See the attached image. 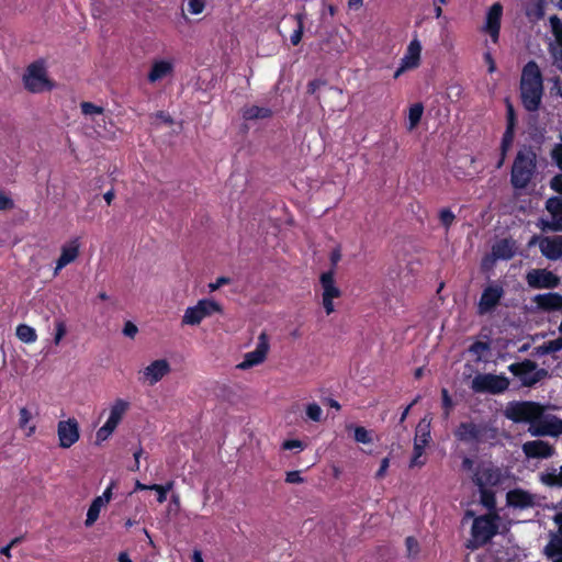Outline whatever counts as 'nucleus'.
Returning a JSON list of instances; mask_svg holds the SVG:
<instances>
[{"mask_svg":"<svg viewBox=\"0 0 562 562\" xmlns=\"http://www.w3.org/2000/svg\"><path fill=\"white\" fill-rule=\"evenodd\" d=\"M119 422L112 419V418H108V420L105 422V424L102 426V428L111 434H113V431L116 429V427L119 426Z\"/></svg>","mask_w":562,"mask_h":562,"instance_id":"obj_63","label":"nucleus"},{"mask_svg":"<svg viewBox=\"0 0 562 562\" xmlns=\"http://www.w3.org/2000/svg\"><path fill=\"white\" fill-rule=\"evenodd\" d=\"M550 188L562 195V173L554 176L550 181Z\"/></svg>","mask_w":562,"mask_h":562,"instance_id":"obj_56","label":"nucleus"},{"mask_svg":"<svg viewBox=\"0 0 562 562\" xmlns=\"http://www.w3.org/2000/svg\"><path fill=\"white\" fill-rule=\"evenodd\" d=\"M389 467H390V459L389 458H383L381 463H380V468H379V470L375 473V477L376 479L384 477Z\"/></svg>","mask_w":562,"mask_h":562,"instance_id":"obj_60","label":"nucleus"},{"mask_svg":"<svg viewBox=\"0 0 562 562\" xmlns=\"http://www.w3.org/2000/svg\"><path fill=\"white\" fill-rule=\"evenodd\" d=\"M223 306L213 299H201L193 306L187 307L182 316V325L198 326L203 319L215 314H223Z\"/></svg>","mask_w":562,"mask_h":562,"instance_id":"obj_6","label":"nucleus"},{"mask_svg":"<svg viewBox=\"0 0 562 562\" xmlns=\"http://www.w3.org/2000/svg\"><path fill=\"white\" fill-rule=\"evenodd\" d=\"M137 331H138V328L134 323L127 321L124 324L123 334L125 336L133 338L137 334Z\"/></svg>","mask_w":562,"mask_h":562,"instance_id":"obj_58","label":"nucleus"},{"mask_svg":"<svg viewBox=\"0 0 562 562\" xmlns=\"http://www.w3.org/2000/svg\"><path fill=\"white\" fill-rule=\"evenodd\" d=\"M66 325L63 321H58L55 324V336H54V342L55 345H59L63 337L66 335Z\"/></svg>","mask_w":562,"mask_h":562,"instance_id":"obj_51","label":"nucleus"},{"mask_svg":"<svg viewBox=\"0 0 562 562\" xmlns=\"http://www.w3.org/2000/svg\"><path fill=\"white\" fill-rule=\"evenodd\" d=\"M175 72V64L172 60L155 59L147 74V80L155 83L165 78L171 77Z\"/></svg>","mask_w":562,"mask_h":562,"instance_id":"obj_24","label":"nucleus"},{"mask_svg":"<svg viewBox=\"0 0 562 562\" xmlns=\"http://www.w3.org/2000/svg\"><path fill=\"white\" fill-rule=\"evenodd\" d=\"M272 116V111L269 108L249 105L243 110V117L246 121H254L258 119H269Z\"/></svg>","mask_w":562,"mask_h":562,"instance_id":"obj_28","label":"nucleus"},{"mask_svg":"<svg viewBox=\"0 0 562 562\" xmlns=\"http://www.w3.org/2000/svg\"><path fill=\"white\" fill-rule=\"evenodd\" d=\"M423 113H424V106L422 103H415L409 108V112H408L409 130L415 128L419 124Z\"/></svg>","mask_w":562,"mask_h":562,"instance_id":"obj_38","label":"nucleus"},{"mask_svg":"<svg viewBox=\"0 0 562 562\" xmlns=\"http://www.w3.org/2000/svg\"><path fill=\"white\" fill-rule=\"evenodd\" d=\"M306 416L313 422H319L323 416V409L316 403H311L306 406Z\"/></svg>","mask_w":562,"mask_h":562,"instance_id":"obj_45","label":"nucleus"},{"mask_svg":"<svg viewBox=\"0 0 562 562\" xmlns=\"http://www.w3.org/2000/svg\"><path fill=\"white\" fill-rule=\"evenodd\" d=\"M441 400H442V408L445 411V416L448 417L453 407V401H452L451 396L449 395V392L447 389L441 390Z\"/></svg>","mask_w":562,"mask_h":562,"instance_id":"obj_47","label":"nucleus"},{"mask_svg":"<svg viewBox=\"0 0 562 562\" xmlns=\"http://www.w3.org/2000/svg\"><path fill=\"white\" fill-rule=\"evenodd\" d=\"M319 284L322 288V305L327 315L335 312L334 300L341 296L342 292L335 281V270L331 268L319 276Z\"/></svg>","mask_w":562,"mask_h":562,"instance_id":"obj_12","label":"nucleus"},{"mask_svg":"<svg viewBox=\"0 0 562 562\" xmlns=\"http://www.w3.org/2000/svg\"><path fill=\"white\" fill-rule=\"evenodd\" d=\"M130 403L123 398H116L110 408V418L121 423L124 414L127 412Z\"/></svg>","mask_w":562,"mask_h":562,"instance_id":"obj_32","label":"nucleus"},{"mask_svg":"<svg viewBox=\"0 0 562 562\" xmlns=\"http://www.w3.org/2000/svg\"><path fill=\"white\" fill-rule=\"evenodd\" d=\"M172 487H173V481H169L165 485L151 484L150 491L157 492V502L161 504V503L166 502L167 494L169 491L172 490Z\"/></svg>","mask_w":562,"mask_h":562,"instance_id":"obj_42","label":"nucleus"},{"mask_svg":"<svg viewBox=\"0 0 562 562\" xmlns=\"http://www.w3.org/2000/svg\"><path fill=\"white\" fill-rule=\"evenodd\" d=\"M23 82L25 89L32 93L52 89V83L46 76V69L42 61H34L26 68Z\"/></svg>","mask_w":562,"mask_h":562,"instance_id":"obj_10","label":"nucleus"},{"mask_svg":"<svg viewBox=\"0 0 562 562\" xmlns=\"http://www.w3.org/2000/svg\"><path fill=\"white\" fill-rule=\"evenodd\" d=\"M528 245H538L541 255L550 261L562 259V235H533Z\"/></svg>","mask_w":562,"mask_h":562,"instance_id":"obj_13","label":"nucleus"},{"mask_svg":"<svg viewBox=\"0 0 562 562\" xmlns=\"http://www.w3.org/2000/svg\"><path fill=\"white\" fill-rule=\"evenodd\" d=\"M506 502L508 506L519 509L530 508L536 505L535 496L522 488H514L507 492Z\"/></svg>","mask_w":562,"mask_h":562,"instance_id":"obj_25","label":"nucleus"},{"mask_svg":"<svg viewBox=\"0 0 562 562\" xmlns=\"http://www.w3.org/2000/svg\"><path fill=\"white\" fill-rule=\"evenodd\" d=\"M14 205L12 199L5 196L2 192H0V210H9Z\"/></svg>","mask_w":562,"mask_h":562,"instance_id":"obj_61","label":"nucleus"},{"mask_svg":"<svg viewBox=\"0 0 562 562\" xmlns=\"http://www.w3.org/2000/svg\"><path fill=\"white\" fill-rule=\"evenodd\" d=\"M528 430L531 436L535 437H559L562 435V419L555 415L544 414L543 412L541 417L537 419Z\"/></svg>","mask_w":562,"mask_h":562,"instance_id":"obj_14","label":"nucleus"},{"mask_svg":"<svg viewBox=\"0 0 562 562\" xmlns=\"http://www.w3.org/2000/svg\"><path fill=\"white\" fill-rule=\"evenodd\" d=\"M536 308L540 312H562V294L558 292L540 293L532 297Z\"/></svg>","mask_w":562,"mask_h":562,"instance_id":"obj_22","label":"nucleus"},{"mask_svg":"<svg viewBox=\"0 0 562 562\" xmlns=\"http://www.w3.org/2000/svg\"><path fill=\"white\" fill-rule=\"evenodd\" d=\"M503 295L504 290L502 286L490 285L485 288L479 301V314L483 315L494 310L498 305Z\"/></svg>","mask_w":562,"mask_h":562,"instance_id":"obj_19","label":"nucleus"},{"mask_svg":"<svg viewBox=\"0 0 562 562\" xmlns=\"http://www.w3.org/2000/svg\"><path fill=\"white\" fill-rule=\"evenodd\" d=\"M32 418H33L32 413L26 407L20 408V412H19V427L21 429L26 430L25 435L27 437H31L32 435H34L35 430H36V426L34 424L33 425H29L30 422L32 420Z\"/></svg>","mask_w":562,"mask_h":562,"instance_id":"obj_29","label":"nucleus"},{"mask_svg":"<svg viewBox=\"0 0 562 562\" xmlns=\"http://www.w3.org/2000/svg\"><path fill=\"white\" fill-rule=\"evenodd\" d=\"M551 158L557 167L562 171V143H558L551 150Z\"/></svg>","mask_w":562,"mask_h":562,"instance_id":"obj_49","label":"nucleus"},{"mask_svg":"<svg viewBox=\"0 0 562 562\" xmlns=\"http://www.w3.org/2000/svg\"><path fill=\"white\" fill-rule=\"evenodd\" d=\"M422 45L418 40H413L407 47L406 54L402 58V63L411 69H415L420 64Z\"/></svg>","mask_w":562,"mask_h":562,"instance_id":"obj_27","label":"nucleus"},{"mask_svg":"<svg viewBox=\"0 0 562 562\" xmlns=\"http://www.w3.org/2000/svg\"><path fill=\"white\" fill-rule=\"evenodd\" d=\"M508 371L516 376L522 386L532 387L549 375L546 369H539L537 363L530 359L514 362L508 366Z\"/></svg>","mask_w":562,"mask_h":562,"instance_id":"obj_7","label":"nucleus"},{"mask_svg":"<svg viewBox=\"0 0 562 562\" xmlns=\"http://www.w3.org/2000/svg\"><path fill=\"white\" fill-rule=\"evenodd\" d=\"M456 438L465 443H483L496 437V430L486 423L462 422L454 430Z\"/></svg>","mask_w":562,"mask_h":562,"instance_id":"obj_3","label":"nucleus"},{"mask_svg":"<svg viewBox=\"0 0 562 562\" xmlns=\"http://www.w3.org/2000/svg\"><path fill=\"white\" fill-rule=\"evenodd\" d=\"M60 250V256L56 261V267L54 271L55 276H57L63 268L74 262L78 258L80 250L79 239H71L70 241L63 245Z\"/></svg>","mask_w":562,"mask_h":562,"instance_id":"obj_23","label":"nucleus"},{"mask_svg":"<svg viewBox=\"0 0 562 562\" xmlns=\"http://www.w3.org/2000/svg\"><path fill=\"white\" fill-rule=\"evenodd\" d=\"M80 108H81V112L85 115H93V114L101 115L104 112V109L102 106L95 105L94 103L88 102V101L81 102Z\"/></svg>","mask_w":562,"mask_h":562,"instance_id":"obj_44","label":"nucleus"},{"mask_svg":"<svg viewBox=\"0 0 562 562\" xmlns=\"http://www.w3.org/2000/svg\"><path fill=\"white\" fill-rule=\"evenodd\" d=\"M506 125L516 126L517 125V115L514 109V105L506 99Z\"/></svg>","mask_w":562,"mask_h":562,"instance_id":"obj_48","label":"nucleus"},{"mask_svg":"<svg viewBox=\"0 0 562 562\" xmlns=\"http://www.w3.org/2000/svg\"><path fill=\"white\" fill-rule=\"evenodd\" d=\"M493 254L496 258L501 259H512L514 257L513 247L507 239H502L493 247Z\"/></svg>","mask_w":562,"mask_h":562,"instance_id":"obj_31","label":"nucleus"},{"mask_svg":"<svg viewBox=\"0 0 562 562\" xmlns=\"http://www.w3.org/2000/svg\"><path fill=\"white\" fill-rule=\"evenodd\" d=\"M509 387V380L503 374L479 373L472 382L471 389L474 393L502 394Z\"/></svg>","mask_w":562,"mask_h":562,"instance_id":"obj_9","label":"nucleus"},{"mask_svg":"<svg viewBox=\"0 0 562 562\" xmlns=\"http://www.w3.org/2000/svg\"><path fill=\"white\" fill-rule=\"evenodd\" d=\"M405 546H406V550H407V555L408 558H416L419 553V543L418 541L409 536L405 539Z\"/></svg>","mask_w":562,"mask_h":562,"instance_id":"obj_46","label":"nucleus"},{"mask_svg":"<svg viewBox=\"0 0 562 562\" xmlns=\"http://www.w3.org/2000/svg\"><path fill=\"white\" fill-rule=\"evenodd\" d=\"M119 422L112 419V418H108V420L105 422V424L102 426V428L111 434H113V431L116 429V427L119 426Z\"/></svg>","mask_w":562,"mask_h":562,"instance_id":"obj_64","label":"nucleus"},{"mask_svg":"<svg viewBox=\"0 0 562 562\" xmlns=\"http://www.w3.org/2000/svg\"><path fill=\"white\" fill-rule=\"evenodd\" d=\"M481 504L488 508L494 509L496 505L495 493L488 487H479Z\"/></svg>","mask_w":562,"mask_h":562,"instance_id":"obj_36","label":"nucleus"},{"mask_svg":"<svg viewBox=\"0 0 562 562\" xmlns=\"http://www.w3.org/2000/svg\"><path fill=\"white\" fill-rule=\"evenodd\" d=\"M16 337L25 344H33L37 339V334L33 327L26 324H20L16 327Z\"/></svg>","mask_w":562,"mask_h":562,"instance_id":"obj_33","label":"nucleus"},{"mask_svg":"<svg viewBox=\"0 0 562 562\" xmlns=\"http://www.w3.org/2000/svg\"><path fill=\"white\" fill-rule=\"evenodd\" d=\"M528 15H533L536 20H542L543 16H544V5H543V0H540L535 9L530 12H528Z\"/></svg>","mask_w":562,"mask_h":562,"instance_id":"obj_55","label":"nucleus"},{"mask_svg":"<svg viewBox=\"0 0 562 562\" xmlns=\"http://www.w3.org/2000/svg\"><path fill=\"white\" fill-rule=\"evenodd\" d=\"M522 452L528 459H549L554 456L555 449L543 440H531L522 445Z\"/></svg>","mask_w":562,"mask_h":562,"instance_id":"obj_20","label":"nucleus"},{"mask_svg":"<svg viewBox=\"0 0 562 562\" xmlns=\"http://www.w3.org/2000/svg\"><path fill=\"white\" fill-rule=\"evenodd\" d=\"M538 155L533 146H519L510 170V184L516 190L526 189L537 173Z\"/></svg>","mask_w":562,"mask_h":562,"instance_id":"obj_2","label":"nucleus"},{"mask_svg":"<svg viewBox=\"0 0 562 562\" xmlns=\"http://www.w3.org/2000/svg\"><path fill=\"white\" fill-rule=\"evenodd\" d=\"M269 348V337L266 333H261L258 337L255 350L247 352L244 360L237 364V368L240 370H247L262 363L267 358Z\"/></svg>","mask_w":562,"mask_h":562,"instance_id":"obj_16","label":"nucleus"},{"mask_svg":"<svg viewBox=\"0 0 562 562\" xmlns=\"http://www.w3.org/2000/svg\"><path fill=\"white\" fill-rule=\"evenodd\" d=\"M304 479L301 476L300 471L286 472L285 482L290 484L302 483Z\"/></svg>","mask_w":562,"mask_h":562,"instance_id":"obj_57","label":"nucleus"},{"mask_svg":"<svg viewBox=\"0 0 562 562\" xmlns=\"http://www.w3.org/2000/svg\"><path fill=\"white\" fill-rule=\"evenodd\" d=\"M439 221L441 225L448 231L456 221V215L450 209L445 207L439 212Z\"/></svg>","mask_w":562,"mask_h":562,"instance_id":"obj_43","label":"nucleus"},{"mask_svg":"<svg viewBox=\"0 0 562 562\" xmlns=\"http://www.w3.org/2000/svg\"><path fill=\"white\" fill-rule=\"evenodd\" d=\"M544 209L549 217H540L536 226L542 233H562V196L549 198Z\"/></svg>","mask_w":562,"mask_h":562,"instance_id":"obj_8","label":"nucleus"},{"mask_svg":"<svg viewBox=\"0 0 562 562\" xmlns=\"http://www.w3.org/2000/svg\"><path fill=\"white\" fill-rule=\"evenodd\" d=\"M525 280L532 290H553L561 284V277L547 268H532L528 270Z\"/></svg>","mask_w":562,"mask_h":562,"instance_id":"obj_11","label":"nucleus"},{"mask_svg":"<svg viewBox=\"0 0 562 562\" xmlns=\"http://www.w3.org/2000/svg\"><path fill=\"white\" fill-rule=\"evenodd\" d=\"M549 23L557 44L562 47V20L553 14L549 18Z\"/></svg>","mask_w":562,"mask_h":562,"instance_id":"obj_39","label":"nucleus"},{"mask_svg":"<svg viewBox=\"0 0 562 562\" xmlns=\"http://www.w3.org/2000/svg\"><path fill=\"white\" fill-rule=\"evenodd\" d=\"M503 15V5L499 2L494 3L486 13L484 32H486L493 43H497L501 31Z\"/></svg>","mask_w":562,"mask_h":562,"instance_id":"obj_21","label":"nucleus"},{"mask_svg":"<svg viewBox=\"0 0 562 562\" xmlns=\"http://www.w3.org/2000/svg\"><path fill=\"white\" fill-rule=\"evenodd\" d=\"M112 434L100 427L95 435V442L99 445L105 441Z\"/></svg>","mask_w":562,"mask_h":562,"instance_id":"obj_62","label":"nucleus"},{"mask_svg":"<svg viewBox=\"0 0 562 562\" xmlns=\"http://www.w3.org/2000/svg\"><path fill=\"white\" fill-rule=\"evenodd\" d=\"M424 451H425V448H423V445H419V439L415 438L413 457L409 462V468L423 467L425 464V460L420 459L424 454Z\"/></svg>","mask_w":562,"mask_h":562,"instance_id":"obj_40","label":"nucleus"},{"mask_svg":"<svg viewBox=\"0 0 562 562\" xmlns=\"http://www.w3.org/2000/svg\"><path fill=\"white\" fill-rule=\"evenodd\" d=\"M103 506L104 505L100 498L95 497L92 501L87 512V518L85 521L86 527H91L98 520L100 516V510Z\"/></svg>","mask_w":562,"mask_h":562,"instance_id":"obj_34","label":"nucleus"},{"mask_svg":"<svg viewBox=\"0 0 562 562\" xmlns=\"http://www.w3.org/2000/svg\"><path fill=\"white\" fill-rule=\"evenodd\" d=\"M502 479L501 469L492 462L479 464L473 473V482L477 487L497 486L501 484Z\"/></svg>","mask_w":562,"mask_h":562,"instance_id":"obj_15","label":"nucleus"},{"mask_svg":"<svg viewBox=\"0 0 562 562\" xmlns=\"http://www.w3.org/2000/svg\"><path fill=\"white\" fill-rule=\"evenodd\" d=\"M543 95V78L538 64L528 61L521 71L520 98L528 112L539 110Z\"/></svg>","mask_w":562,"mask_h":562,"instance_id":"obj_1","label":"nucleus"},{"mask_svg":"<svg viewBox=\"0 0 562 562\" xmlns=\"http://www.w3.org/2000/svg\"><path fill=\"white\" fill-rule=\"evenodd\" d=\"M539 482L550 488H562V465L548 468L539 474Z\"/></svg>","mask_w":562,"mask_h":562,"instance_id":"obj_26","label":"nucleus"},{"mask_svg":"<svg viewBox=\"0 0 562 562\" xmlns=\"http://www.w3.org/2000/svg\"><path fill=\"white\" fill-rule=\"evenodd\" d=\"M303 36V22L299 20L297 29L291 34L290 41L292 45L296 46L300 44Z\"/></svg>","mask_w":562,"mask_h":562,"instance_id":"obj_53","label":"nucleus"},{"mask_svg":"<svg viewBox=\"0 0 562 562\" xmlns=\"http://www.w3.org/2000/svg\"><path fill=\"white\" fill-rule=\"evenodd\" d=\"M347 429H353L355 440L357 442L364 443V445L372 442V437H371L370 432L363 426H355L353 427L352 425H349V426H347Z\"/></svg>","mask_w":562,"mask_h":562,"instance_id":"obj_41","label":"nucleus"},{"mask_svg":"<svg viewBox=\"0 0 562 562\" xmlns=\"http://www.w3.org/2000/svg\"><path fill=\"white\" fill-rule=\"evenodd\" d=\"M115 487V482L114 481H111V483L109 484V486L104 490V492L102 493V495L100 496H97L98 498L101 499V502L103 503V505L108 504L111 499H112V495H113V488Z\"/></svg>","mask_w":562,"mask_h":562,"instance_id":"obj_54","label":"nucleus"},{"mask_svg":"<svg viewBox=\"0 0 562 562\" xmlns=\"http://www.w3.org/2000/svg\"><path fill=\"white\" fill-rule=\"evenodd\" d=\"M171 371L170 363L166 359H158L147 366L139 378L149 385H155Z\"/></svg>","mask_w":562,"mask_h":562,"instance_id":"obj_18","label":"nucleus"},{"mask_svg":"<svg viewBox=\"0 0 562 562\" xmlns=\"http://www.w3.org/2000/svg\"><path fill=\"white\" fill-rule=\"evenodd\" d=\"M488 349V344L487 342H483V341H474L470 348H469V351L473 355H477V356H481L484 351H486Z\"/></svg>","mask_w":562,"mask_h":562,"instance_id":"obj_52","label":"nucleus"},{"mask_svg":"<svg viewBox=\"0 0 562 562\" xmlns=\"http://www.w3.org/2000/svg\"><path fill=\"white\" fill-rule=\"evenodd\" d=\"M59 447L67 449L74 446L80 437L79 424L75 418L60 420L57 425Z\"/></svg>","mask_w":562,"mask_h":562,"instance_id":"obj_17","label":"nucleus"},{"mask_svg":"<svg viewBox=\"0 0 562 562\" xmlns=\"http://www.w3.org/2000/svg\"><path fill=\"white\" fill-rule=\"evenodd\" d=\"M498 519L497 514L476 517L471 529L472 537L476 543L474 544L472 541H469L467 548L474 550L480 546L488 543L498 533Z\"/></svg>","mask_w":562,"mask_h":562,"instance_id":"obj_4","label":"nucleus"},{"mask_svg":"<svg viewBox=\"0 0 562 562\" xmlns=\"http://www.w3.org/2000/svg\"><path fill=\"white\" fill-rule=\"evenodd\" d=\"M562 350V336L557 339L549 340L537 347L539 355H551Z\"/></svg>","mask_w":562,"mask_h":562,"instance_id":"obj_35","label":"nucleus"},{"mask_svg":"<svg viewBox=\"0 0 562 562\" xmlns=\"http://www.w3.org/2000/svg\"><path fill=\"white\" fill-rule=\"evenodd\" d=\"M544 554L553 560L562 557V537L553 536L544 547Z\"/></svg>","mask_w":562,"mask_h":562,"instance_id":"obj_30","label":"nucleus"},{"mask_svg":"<svg viewBox=\"0 0 562 562\" xmlns=\"http://www.w3.org/2000/svg\"><path fill=\"white\" fill-rule=\"evenodd\" d=\"M516 126L506 125L502 136L499 151H509L515 139Z\"/></svg>","mask_w":562,"mask_h":562,"instance_id":"obj_37","label":"nucleus"},{"mask_svg":"<svg viewBox=\"0 0 562 562\" xmlns=\"http://www.w3.org/2000/svg\"><path fill=\"white\" fill-rule=\"evenodd\" d=\"M544 411V406L538 402H512L505 409V416L514 423H527L531 427Z\"/></svg>","mask_w":562,"mask_h":562,"instance_id":"obj_5","label":"nucleus"},{"mask_svg":"<svg viewBox=\"0 0 562 562\" xmlns=\"http://www.w3.org/2000/svg\"><path fill=\"white\" fill-rule=\"evenodd\" d=\"M205 8V0H189L188 10L191 14H200Z\"/></svg>","mask_w":562,"mask_h":562,"instance_id":"obj_50","label":"nucleus"},{"mask_svg":"<svg viewBox=\"0 0 562 562\" xmlns=\"http://www.w3.org/2000/svg\"><path fill=\"white\" fill-rule=\"evenodd\" d=\"M282 448L284 450H292V449H295V448H299V449H303V442L301 440H297V439H290V440H285L282 445Z\"/></svg>","mask_w":562,"mask_h":562,"instance_id":"obj_59","label":"nucleus"}]
</instances>
